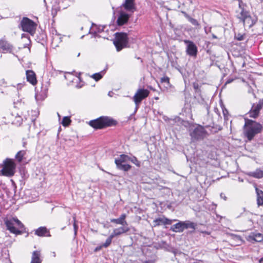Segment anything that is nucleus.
I'll return each instance as SVG.
<instances>
[{
    "label": "nucleus",
    "instance_id": "nucleus-1",
    "mask_svg": "<svg viewBox=\"0 0 263 263\" xmlns=\"http://www.w3.org/2000/svg\"><path fill=\"white\" fill-rule=\"evenodd\" d=\"M245 123L243 127V133L248 141H252L254 137L260 133L263 129V126L255 121L245 119Z\"/></svg>",
    "mask_w": 263,
    "mask_h": 263
},
{
    "label": "nucleus",
    "instance_id": "nucleus-2",
    "mask_svg": "<svg viewBox=\"0 0 263 263\" xmlns=\"http://www.w3.org/2000/svg\"><path fill=\"white\" fill-rule=\"evenodd\" d=\"M117 124L116 120L107 116H101L95 120L89 121V125L95 129H102L107 127L115 126Z\"/></svg>",
    "mask_w": 263,
    "mask_h": 263
},
{
    "label": "nucleus",
    "instance_id": "nucleus-3",
    "mask_svg": "<svg viewBox=\"0 0 263 263\" xmlns=\"http://www.w3.org/2000/svg\"><path fill=\"white\" fill-rule=\"evenodd\" d=\"M5 224L10 233L15 235L23 234L25 229L24 224L16 217H12L10 219L5 220Z\"/></svg>",
    "mask_w": 263,
    "mask_h": 263
},
{
    "label": "nucleus",
    "instance_id": "nucleus-4",
    "mask_svg": "<svg viewBox=\"0 0 263 263\" xmlns=\"http://www.w3.org/2000/svg\"><path fill=\"white\" fill-rule=\"evenodd\" d=\"M236 13L237 18L239 20L240 22L243 23L244 26L251 28L256 23V21L252 18L249 11L242 7L240 3L239 9L236 11Z\"/></svg>",
    "mask_w": 263,
    "mask_h": 263
},
{
    "label": "nucleus",
    "instance_id": "nucleus-5",
    "mask_svg": "<svg viewBox=\"0 0 263 263\" xmlns=\"http://www.w3.org/2000/svg\"><path fill=\"white\" fill-rule=\"evenodd\" d=\"M113 43L117 51H120L124 48L128 47V35L125 32H116L115 33V38Z\"/></svg>",
    "mask_w": 263,
    "mask_h": 263
},
{
    "label": "nucleus",
    "instance_id": "nucleus-6",
    "mask_svg": "<svg viewBox=\"0 0 263 263\" xmlns=\"http://www.w3.org/2000/svg\"><path fill=\"white\" fill-rule=\"evenodd\" d=\"M190 135L193 141H200L206 137L208 133L202 126L199 125L190 130Z\"/></svg>",
    "mask_w": 263,
    "mask_h": 263
},
{
    "label": "nucleus",
    "instance_id": "nucleus-7",
    "mask_svg": "<svg viewBox=\"0 0 263 263\" xmlns=\"http://www.w3.org/2000/svg\"><path fill=\"white\" fill-rule=\"evenodd\" d=\"M4 166L1 170L2 174L7 177H11L15 173L16 164L13 159L6 158L3 162Z\"/></svg>",
    "mask_w": 263,
    "mask_h": 263
},
{
    "label": "nucleus",
    "instance_id": "nucleus-8",
    "mask_svg": "<svg viewBox=\"0 0 263 263\" xmlns=\"http://www.w3.org/2000/svg\"><path fill=\"white\" fill-rule=\"evenodd\" d=\"M20 25L24 31L28 32L31 35L33 34L35 31V23L29 18L24 17L22 20Z\"/></svg>",
    "mask_w": 263,
    "mask_h": 263
},
{
    "label": "nucleus",
    "instance_id": "nucleus-9",
    "mask_svg": "<svg viewBox=\"0 0 263 263\" xmlns=\"http://www.w3.org/2000/svg\"><path fill=\"white\" fill-rule=\"evenodd\" d=\"M149 91L145 89H139L134 96L133 100L136 105L135 111H137L139 104L144 99L146 98L149 95Z\"/></svg>",
    "mask_w": 263,
    "mask_h": 263
},
{
    "label": "nucleus",
    "instance_id": "nucleus-10",
    "mask_svg": "<svg viewBox=\"0 0 263 263\" xmlns=\"http://www.w3.org/2000/svg\"><path fill=\"white\" fill-rule=\"evenodd\" d=\"M263 107V99H260L256 104H253L248 114L249 117L256 119L258 117L260 110Z\"/></svg>",
    "mask_w": 263,
    "mask_h": 263
},
{
    "label": "nucleus",
    "instance_id": "nucleus-11",
    "mask_svg": "<svg viewBox=\"0 0 263 263\" xmlns=\"http://www.w3.org/2000/svg\"><path fill=\"white\" fill-rule=\"evenodd\" d=\"M183 42L186 45V54L191 57H196L198 52V49L195 44L193 41L187 40H185Z\"/></svg>",
    "mask_w": 263,
    "mask_h": 263
},
{
    "label": "nucleus",
    "instance_id": "nucleus-12",
    "mask_svg": "<svg viewBox=\"0 0 263 263\" xmlns=\"http://www.w3.org/2000/svg\"><path fill=\"white\" fill-rule=\"evenodd\" d=\"M0 49L2 50V52L12 53L13 49V47L9 43L5 40H0Z\"/></svg>",
    "mask_w": 263,
    "mask_h": 263
},
{
    "label": "nucleus",
    "instance_id": "nucleus-13",
    "mask_svg": "<svg viewBox=\"0 0 263 263\" xmlns=\"http://www.w3.org/2000/svg\"><path fill=\"white\" fill-rule=\"evenodd\" d=\"M35 235L40 237H50V232L45 227H41L35 230Z\"/></svg>",
    "mask_w": 263,
    "mask_h": 263
},
{
    "label": "nucleus",
    "instance_id": "nucleus-14",
    "mask_svg": "<svg viewBox=\"0 0 263 263\" xmlns=\"http://www.w3.org/2000/svg\"><path fill=\"white\" fill-rule=\"evenodd\" d=\"M129 18V15L124 12H121L117 19V23L118 26H122L127 23Z\"/></svg>",
    "mask_w": 263,
    "mask_h": 263
},
{
    "label": "nucleus",
    "instance_id": "nucleus-15",
    "mask_svg": "<svg viewBox=\"0 0 263 263\" xmlns=\"http://www.w3.org/2000/svg\"><path fill=\"white\" fill-rule=\"evenodd\" d=\"M26 78L28 82L32 85H34L37 83L36 74L35 72L31 70H27L26 71Z\"/></svg>",
    "mask_w": 263,
    "mask_h": 263
},
{
    "label": "nucleus",
    "instance_id": "nucleus-16",
    "mask_svg": "<svg viewBox=\"0 0 263 263\" xmlns=\"http://www.w3.org/2000/svg\"><path fill=\"white\" fill-rule=\"evenodd\" d=\"M154 226L157 227L160 225L171 224L172 220L165 217H159L153 221Z\"/></svg>",
    "mask_w": 263,
    "mask_h": 263
},
{
    "label": "nucleus",
    "instance_id": "nucleus-17",
    "mask_svg": "<svg viewBox=\"0 0 263 263\" xmlns=\"http://www.w3.org/2000/svg\"><path fill=\"white\" fill-rule=\"evenodd\" d=\"M129 231V228L125 226L121 227L115 229L111 235L114 238L115 236H119L123 233H127Z\"/></svg>",
    "mask_w": 263,
    "mask_h": 263
},
{
    "label": "nucleus",
    "instance_id": "nucleus-18",
    "mask_svg": "<svg viewBox=\"0 0 263 263\" xmlns=\"http://www.w3.org/2000/svg\"><path fill=\"white\" fill-rule=\"evenodd\" d=\"M126 217V215L125 214H122L119 218L117 219H111L110 222L115 223L118 224H121L123 226H125V225H127V223L125 220V218Z\"/></svg>",
    "mask_w": 263,
    "mask_h": 263
},
{
    "label": "nucleus",
    "instance_id": "nucleus-19",
    "mask_svg": "<svg viewBox=\"0 0 263 263\" xmlns=\"http://www.w3.org/2000/svg\"><path fill=\"white\" fill-rule=\"evenodd\" d=\"M246 174L250 177L260 179L263 177V171L261 170L260 168H257L254 172H247Z\"/></svg>",
    "mask_w": 263,
    "mask_h": 263
},
{
    "label": "nucleus",
    "instance_id": "nucleus-20",
    "mask_svg": "<svg viewBox=\"0 0 263 263\" xmlns=\"http://www.w3.org/2000/svg\"><path fill=\"white\" fill-rule=\"evenodd\" d=\"M170 230L175 232H182L184 231L183 222L179 221V222L173 225Z\"/></svg>",
    "mask_w": 263,
    "mask_h": 263
},
{
    "label": "nucleus",
    "instance_id": "nucleus-21",
    "mask_svg": "<svg viewBox=\"0 0 263 263\" xmlns=\"http://www.w3.org/2000/svg\"><path fill=\"white\" fill-rule=\"evenodd\" d=\"M119 160H115V162L116 164L118 169L125 172L128 171L130 169L131 166L127 164H124V163H120Z\"/></svg>",
    "mask_w": 263,
    "mask_h": 263
},
{
    "label": "nucleus",
    "instance_id": "nucleus-22",
    "mask_svg": "<svg viewBox=\"0 0 263 263\" xmlns=\"http://www.w3.org/2000/svg\"><path fill=\"white\" fill-rule=\"evenodd\" d=\"M41 253L39 251H34L33 252L30 263H41L42 260L40 258Z\"/></svg>",
    "mask_w": 263,
    "mask_h": 263
},
{
    "label": "nucleus",
    "instance_id": "nucleus-23",
    "mask_svg": "<svg viewBox=\"0 0 263 263\" xmlns=\"http://www.w3.org/2000/svg\"><path fill=\"white\" fill-rule=\"evenodd\" d=\"M249 237L256 242L263 241V234L260 233L253 232L249 236Z\"/></svg>",
    "mask_w": 263,
    "mask_h": 263
},
{
    "label": "nucleus",
    "instance_id": "nucleus-24",
    "mask_svg": "<svg viewBox=\"0 0 263 263\" xmlns=\"http://www.w3.org/2000/svg\"><path fill=\"white\" fill-rule=\"evenodd\" d=\"M62 42V37L60 34H54L52 36V45L54 47L58 46V44Z\"/></svg>",
    "mask_w": 263,
    "mask_h": 263
},
{
    "label": "nucleus",
    "instance_id": "nucleus-25",
    "mask_svg": "<svg viewBox=\"0 0 263 263\" xmlns=\"http://www.w3.org/2000/svg\"><path fill=\"white\" fill-rule=\"evenodd\" d=\"M134 1L135 0H125L123 5L125 9L127 11H132L133 9H135Z\"/></svg>",
    "mask_w": 263,
    "mask_h": 263
},
{
    "label": "nucleus",
    "instance_id": "nucleus-26",
    "mask_svg": "<svg viewBox=\"0 0 263 263\" xmlns=\"http://www.w3.org/2000/svg\"><path fill=\"white\" fill-rule=\"evenodd\" d=\"M257 194V203L259 205H263V191L259 190L258 188L255 189Z\"/></svg>",
    "mask_w": 263,
    "mask_h": 263
},
{
    "label": "nucleus",
    "instance_id": "nucleus-27",
    "mask_svg": "<svg viewBox=\"0 0 263 263\" xmlns=\"http://www.w3.org/2000/svg\"><path fill=\"white\" fill-rule=\"evenodd\" d=\"M26 152L25 150L18 151L15 156V158L16 161L19 163L21 162L24 158V156L26 155Z\"/></svg>",
    "mask_w": 263,
    "mask_h": 263
},
{
    "label": "nucleus",
    "instance_id": "nucleus-28",
    "mask_svg": "<svg viewBox=\"0 0 263 263\" xmlns=\"http://www.w3.org/2000/svg\"><path fill=\"white\" fill-rule=\"evenodd\" d=\"M183 222L184 230L187 229H192L194 230L196 229L197 225L195 223L189 221H185Z\"/></svg>",
    "mask_w": 263,
    "mask_h": 263
},
{
    "label": "nucleus",
    "instance_id": "nucleus-29",
    "mask_svg": "<svg viewBox=\"0 0 263 263\" xmlns=\"http://www.w3.org/2000/svg\"><path fill=\"white\" fill-rule=\"evenodd\" d=\"M130 160V158L126 155L122 154L120 155L119 157L116 158L115 160H119L120 163H125Z\"/></svg>",
    "mask_w": 263,
    "mask_h": 263
},
{
    "label": "nucleus",
    "instance_id": "nucleus-30",
    "mask_svg": "<svg viewBox=\"0 0 263 263\" xmlns=\"http://www.w3.org/2000/svg\"><path fill=\"white\" fill-rule=\"evenodd\" d=\"M104 71L103 70V71H101L100 72H98V73L93 74L91 76V77L92 78H93V79H95L96 81H98L100 80L103 77V76L104 75Z\"/></svg>",
    "mask_w": 263,
    "mask_h": 263
},
{
    "label": "nucleus",
    "instance_id": "nucleus-31",
    "mask_svg": "<svg viewBox=\"0 0 263 263\" xmlns=\"http://www.w3.org/2000/svg\"><path fill=\"white\" fill-rule=\"evenodd\" d=\"M71 122V120H70V117L65 116L63 118L61 124L63 125V126L66 127L70 124Z\"/></svg>",
    "mask_w": 263,
    "mask_h": 263
},
{
    "label": "nucleus",
    "instance_id": "nucleus-32",
    "mask_svg": "<svg viewBox=\"0 0 263 263\" xmlns=\"http://www.w3.org/2000/svg\"><path fill=\"white\" fill-rule=\"evenodd\" d=\"M113 238L112 236L111 235L106 239L105 243L102 244V246L104 248L108 247L111 243L112 239Z\"/></svg>",
    "mask_w": 263,
    "mask_h": 263
},
{
    "label": "nucleus",
    "instance_id": "nucleus-33",
    "mask_svg": "<svg viewBox=\"0 0 263 263\" xmlns=\"http://www.w3.org/2000/svg\"><path fill=\"white\" fill-rule=\"evenodd\" d=\"M193 87L195 90V92L197 94H200V89L199 84L197 83H193Z\"/></svg>",
    "mask_w": 263,
    "mask_h": 263
},
{
    "label": "nucleus",
    "instance_id": "nucleus-34",
    "mask_svg": "<svg viewBox=\"0 0 263 263\" xmlns=\"http://www.w3.org/2000/svg\"><path fill=\"white\" fill-rule=\"evenodd\" d=\"M49 85H50L49 81H47L45 82V84L42 85V89H43V91H44V92L45 93H46L47 91V90L48 89V87L49 86Z\"/></svg>",
    "mask_w": 263,
    "mask_h": 263
},
{
    "label": "nucleus",
    "instance_id": "nucleus-35",
    "mask_svg": "<svg viewBox=\"0 0 263 263\" xmlns=\"http://www.w3.org/2000/svg\"><path fill=\"white\" fill-rule=\"evenodd\" d=\"M189 21L193 25L199 27V24L198 22L195 18L190 17Z\"/></svg>",
    "mask_w": 263,
    "mask_h": 263
},
{
    "label": "nucleus",
    "instance_id": "nucleus-36",
    "mask_svg": "<svg viewBox=\"0 0 263 263\" xmlns=\"http://www.w3.org/2000/svg\"><path fill=\"white\" fill-rule=\"evenodd\" d=\"M160 82L161 83H167L168 85L170 84V79L168 77H163L161 78Z\"/></svg>",
    "mask_w": 263,
    "mask_h": 263
},
{
    "label": "nucleus",
    "instance_id": "nucleus-37",
    "mask_svg": "<svg viewBox=\"0 0 263 263\" xmlns=\"http://www.w3.org/2000/svg\"><path fill=\"white\" fill-rule=\"evenodd\" d=\"M129 161H132L133 163H134L137 166H139L140 165L137 159L135 157H134L133 158H130V160Z\"/></svg>",
    "mask_w": 263,
    "mask_h": 263
},
{
    "label": "nucleus",
    "instance_id": "nucleus-38",
    "mask_svg": "<svg viewBox=\"0 0 263 263\" xmlns=\"http://www.w3.org/2000/svg\"><path fill=\"white\" fill-rule=\"evenodd\" d=\"M73 219L74 220L73 228H74V235H76L77 232V229H78V226H77V224L76 223V217L73 216Z\"/></svg>",
    "mask_w": 263,
    "mask_h": 263
},
{
    "label": "nucleus",
    "instance_id": "nucleus-39",
    "mask_svg": "<svg viewBox=\"0 0 263 263\" xmlns=\"http://www.w3.org/2000/svg\"><path fill=\"white\" fill-rule=\"evenodd\" d=\"M235 37L238 41H242L244 39L243 35L240 33H238L237 35H236Z\"/></svg>",
    "mask_w": 263,
    "mask_h": 263
},
{
    "label": "nucleus",
    "instance_id": "nucleus-40",
    "mask_svg": "<svg viewBox=\"0 0 263 263\" xmlns=\"http://www.w3.org/2000/svg\"><path fill=\"white\" fill-rule=\"evenodd\" d=\"M103 247L102 246V245H101V246H98L95 249V252H97L98 251H100Z\"/></svg>",
    "mask_w": 263,
    "mask_h": 263
},
{
    "label": "nucleus",
    "instance_id": "nucleus-41",
    "mask_svg": "<svg viewBox=\"0 0 263 263\" xmlns=\"http://www.w3.org/2000/svg\"><path fill=\"white\" fill-rule=\"evenodd\" d=\"M182 13L184 14V16L189 20L190 17H191L190 15H189L185 12L182 11Z\"/></svg>",
    "mask_w": 263,
    "mask_h": 263
},
{
    "label": "nucleus",
    "instance_id": "nucleus-42",
    "mask_svg": "<svg viewBox=\"0 0 263 263\" xmlns=\"http://www.w3.org/2000/svg\"><path fill=\"white\" fill-rule=\"evenodd\" d=\"M223 114L224 116L225 117L228 114V110L226 109V108L223 109Z\"/></svg>",
    "mask_w": 263,
    "mask_h": 263
},
{
    "label": "nucleus",
    "instance_id": "nucleus-43",
    "mask_svg": "<svg viewBox=\"0 0 263 263\" xmlns=\"http://www.w3.org/2000/svg\"><path fill=\"white\" fill-rule=\"evenodd\" d=\"M220 197H221V198H223L224 200H227V197H226V196H225L224 194L221 193L220 194Z\"/></svg>",
    "mask_w": 263,
    "mask_h": 263
},
{
    "label": "nucleus",
    "instance_id": "nucleus-44",
    "mask_svg": "<svg viewBox=\"0 0 263 263\" xmlns=\"http://www.w3.org/2000/svg\"><path fill=\"white\" fill-rule=\"evenodd\" d=\"M211 30V28H209V30L207 29L206 27H204V31L205 33L208 34L209 32H210Z\"/></svg>",
    "mask_w": 263,
    "mask_h": 263
},
{
    "label": "nucleus",
    "instance_id": "nucleus-45",
    "mask_svg": "<svg viewBox=\"0 0 263 263\" xmlns=\"http://www.w3.org/2000/svg\"><path fill=\"white\" fill-rule=\"evenodd\" d=\"M102 224L103 225L104 228H108L109 227V226L105 223H102Z\"/></svg>",
    "mask_w": 263,
    "mask_h": 263
},
{
    "label": "nucleus",
    "instance_id": "nucleus-46",
    "mask_svg": "<svg viewBox=\"0 0 263 263\" xmlns=\"http://www.w3.org/2000/svg\"><path fill=\"white\" fill-rule=\"evenodd\" d=\"M53 32L54 33V34H59L57 31L56 30H55L54 29H52V34H53Z\"/></svg>",
    "mask_w": 263,
    "mask_h": 263
},
{
    "label": "nucleus",
    "instance_id": "nucleus-47",
    "mask_svg": "<svg viewBox=\"0 0 263 263\" xmlns=\"http://www.w3.org/2000/svg\"><path fill=\"white\" fill-rule=\"evenodd\" d=\"M144 263H154L152 260H146Z\"/></svg>",
    "mask_w": 263,
    "mask_h": 263
},
{
    "label": "nucleus",
    "instance_id": "nucleus-48",
    "mask_svg": "<svg viewBox=\"0 0 263 263\" xmlns=\"http://www.w3.org/2000/svg\"><path fill=\"white\" fill-rule=\"evenodd\" d=\"M212 37L214 39H217V37L216 35L214 34H212Z\"/></svg>",
    "mask_w": 263,
    "mask_h": 263
},
{
    "label": "nucleus",
    "instance_id": "nucleus-49",
    "mask_svg": "<svg viewBox=\"0 0 263 263\" xmlns=\"http://www.w3.org/2000/svg\"><path fill=\"white\" fill-rule=\"evenodd\" d=\"M259 262V263H263V257L260 259Z\"/></svg>",
    "mask_w": 263,
    "mask_h": 263
},
{
    "label": "nucleus",
    "instance_id": "nucleus-50",
    "mask_svg": "<svg viewBox=\"0 0 263 263\" xmlns=\"http://www.w3.org/2000/svg\"><path fill=\"white\" fill-rule=\"evenodd\" d=\"M58 115L59 117L60 118V115H59V113H58Z\"/></svg>",
    "mask_w": 263,
    "mask_h": 263
},
{
    "label": "nucleus",
    "instance_id": "nucleus-51",
    "mask_svg": "<svg viewBox=\"0 0 263 263\" xmlns=\"http://www.w3.org/2000/svg\"><path fill=\"white\" fill-rule=\"evenodd\" d=\"M261 2H263V0H259Z\"/></svg>",
    "mask_w": 263,
    "mask_h": 263
},
{
    "label": "nucleus",
    "instance_id": "nucleus-52",
    "mask_svg": "<svg viewBox=\"0 0 263 263\" xmlns=\"http://www.w3.org/2000/svg\"><path fill=\"white\" fill-rule=\"evenodd\" d=\"M80 53H78V56L79 57V56L80 55Z\"/></svg>",
    "mask_w": 263,
    "mask_h": 263
},
{
    "label": "nucleus",
    "instance_id": "nucleus-53",
    "mask_svg": "<svg viewBox=\"0 0 263 263\" xmlns=\"http://www.w3.org/2000/svg\"><path fill=\"white\" fill-rule=\"evenodd\" d=\"M155 99H156V100H157V99H158V97H157V98H156Z\"/></svg>",
    "mask_w": 263,
    "mask_h": 263
}]
</instances>
